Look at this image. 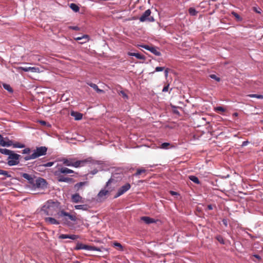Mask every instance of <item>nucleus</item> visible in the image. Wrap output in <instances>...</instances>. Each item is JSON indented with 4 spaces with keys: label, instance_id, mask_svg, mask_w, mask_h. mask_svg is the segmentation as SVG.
I'll use <instances>...</instances> for the list:
<instances>
[{
    "label": "nucleus",
    "instance_id": "24",
    "mask_svg": "<svg viewBox=\"0 0 263 263\" xmlns=\"http://www.w3.org/2000/svg\"><path fill=\"white\" fill-rule=\"evenodd\" d=\"M190 180L195 183L196 184H199L200 183L198 177L194 175H191L189 177Z\"/></svg>",
    "mask_w": 263,
    "mask_h": 263
},
{
    "label": "nucleus",
    "instance_id": "26",
    "mask_svg": "<svg viewBox=\"0 0 263 263\" xmlns=\"http://www.w3.org/2000/svg\"><path fill=\"white\" fill-rule=\"evenodd\" d=\"M86 183V182H80L76 183L74 186L75 190L76 191H79L80 189V188L82 186H84Z\"/></svg>",
    "mask_w": 263,
    "mask_h": 263
},
{
    "label": "nucleus",
    "instance_id": "60",
    "mask_svg": "<svg viewBox=\"0 0 263 263\" xmlns=\"http://www.w3.org/2000/svg\"><path fill=\"white\" fill-rule=\"evenodd\" d=\"M171 194L173 195H176L177 194V193L174 192V191H171Z\"/></svg>",
    "mask_w": 263,
    "mask_h": 263
},
{
    "label": "nucleus",
    "instance_id": "41",
    "mask_svg": "<svg viewBox=\"0 0 263 263\" xmlns=\"http://www.w3.org/2000/svg\"><path fill=\"white\" fill-rule=\"evenodd\" d=\"M253 10L256 13H258V14H260L262 12V10L259 8H257V7H254L253 8Z\"/></svg>",
    "mask_w": 263,
    "mask_h": 263
},
{
    "label": "nucleus",
    "instance_id": "37",
    "mask_svg": "<svg viewBox=\"0 0 263 263\" xmlns=\"http://www.w3.org/2000/svg\"><path fill=\"white\" fill-rule=\"evenodd\" d=\"M135 57L137 58L138 59L140 60H144L145 59V57L144 55H141V54L139 53H136V54L135 55Z\"/></svg>",
    "mask_w": 263,
    "mask_h": 263
},
{
    "label": "nucleus",
    "instance_id": "25",
    "mask_svg": "<svg viewBox=\"0 0 263 263\" xmlns=\"http://www.w3.org/2000/svg\"><path fill=\"white\" fill-rule=\"evenodd\" d=\"M231 14L233 16L235 17L236 20L237 22H241L242 21V18L236 12L232 11Z\"/></svg>",
    "mask_w": 263,
    "mask_h": 263
},
{
    "label": "nucleus",
    "instance_id": "40",
    "mask_svg": "<svg viewBox=\"0 0 263 263\" xmlns=\"http://www.w3.org/2000/svg\"><path fill=\"white\" fill-rule=\"evenodd\" d=\"M39 68L35 67H30V71L32 72H39Z\"/></svg>",
    "mask_w": 263,
    "mask_h": 263
},
{
    "label": "nucleus",
    "instance_id": "9",
    "mask_svg": "<svg viewBox=\"0 0 263 263\" xmlns=\"http://www.w3.org/2000/svg\"><path fill=\"white\" fill-rule=\"evenodd\" d=\"M76 250H85L88 251H99V249L95 247L86 245L82 243H78L76 247Z\"/></svg>",
    "mask_w": 263,
    "mask_h": 263
},
{
    "label": "nucleus",
    "instance_id": "12",
    "mask_svg": "<svg viewBox=\"0 0 263 263\" xmlns=\"http://www.w3.org/2000/svg\"><path fill=\"white\" fill-rule=\"evenodd\" d=\"M5 140L2 135L0 134V146H10L12 145V141L8 138Z\"/></svg>",
    "mask_w": 263,
    "mask_h": 263
},
{
    "label": "nucleus",
    "instance_id": "18",
    "mask_svg": "<svg viewBox=\"0 0 263 263\" xmlns=\"http://www.w3.org/2000/svg\"><path fill=\"white\" fill-rule=\"evenodd\" d=\"M74 40L76 41L83 40V41L80 42V44H83L85 43H86L87 42H88L89 41V37L88 35L84 34L81 36L75 37Z\"/></svg>",
    "mask_w": 263,
    "mask_h": 263
},
{
    "label": "nucleus",
    "instance_id": "49",
    "mask_svg": "<svg viewBox=\"0 0 263 263\" xmlns=\"http://www.w3.org/2000/svg\"><path fill=\"white\" fill-rule=\"evenodd\" d=\"M114 246L115 247H117L121 249H123L122 246L120 243H119V242H115L114 243Z\"/></svg>",
    "mask_w": 263,
    "mask_h": 263
},
{
    "label": "nucleus",
    "instance_id": "55",
    "mask_svg": "<svg viewBox=\"0 0 263 263\" xmlns=\"http://www.w3.org/2000/svg\"><path fill=\"white\" fill-rule=\"evenodd\" d=\"M208 210H213V205L212 204H209L208 205Z\"/></svg>",
    "mask_w": 263,
    "mask_h": 263
},
{
    "label": "nucleus",
    "instance_id": "21",
    "mask_svg": "<svg viewBox=\"0 0 263 263\" xmlns=\"http://www.w3.org/2000/svg\"><path fill=\"white\" fill-rule=\"evenodd\" d=\"M74 209L76 210H81L83 211H87L88 209V206L86 204H80L74 205Z\"/></svg>",
    "mask_w": 263,
    "mask_h": 263
},
{
    "label": "nucleus",
    "instance_id": "10",
    "mask_svg": "<svg viewBox=\"0 0 263 263\" xmlns=\"http://www.w3.org/2000/svg\"><path fill=\"white\" fill-rule=\"evenodd\" d=\"M46 181L44 179L40 177L37 178L36 181H35V185L33 190L44 189L46 186Z\"/></svg>",
    "mask_w": 263,
    "mask_h": 263
},
{
    "label": "nucleus",
    "instance_id": "56",
    "mask_svg": "<svg viewBox=\"0 0 263 263\" xmlns=\"http://www.w3.org/2000/svg\"><path fill=\"white\" fill-rule=\"evenodd\" d=\"M121 93L124 98H127V95L124 92L121 91Z\"/></svg>",
    "mask_w": 263,
    "mask_h": 263
},
{
    "label": "nucleus",
    "instance_id": "14",
    "mask_svg": "<svg viewBox=\"0 0 263 263\" xmlns=\"http://www.w3.org/2000/svg\"><path fill=\"white\" fill-rule=\"evenodd\" d=\"M57 176L58 181L59 182H64L67 183H71L73 182V179L71 178L65 177L63 175H55Z\"/></svg>",
    "mask_w": 263,
    "mask_h": 263
},
{
    "label": "nucleus",
    "instance_id": "45",
    "mask_svg": "<svg viewBox=\"0 0 263 263\" xmlns=\"http://www.w3.org/2000/svg\"><path fill=\"white\" fill-rule=\"evenodd\" d=\"M30 152V149L29 148H26L22 151V154H29Z\"/></svg>",
    "mask_w": 263,
    "mask_h": 263
},
{
    "label": "nucleus",
    "instance_id": "48",
    "mask_svg": "<svg viewBox=\"0 0 263 263\" xmlns=\"http://www.w3.org/2000/svg\"><path fill=\"white\" fill-rule=\"evenodd\" d=\"M36 178H37L34 177V179L30 183V184L31 185V187H32V189H34V188L35 181H36Z\"/></svg>",
    "mask_w": 263,
    "mask_h": 263
},
{
    "label": "nucleus",
    "instance_id": "17",
    "mask_svg": "<svg viewBox=\"0 0 263 263\" xmlns=\"http://www.w3.org/2000/svg\"><path fill=\"white\" fill-rule=\"evenodd\" d=\"M141 220L144 221L146 224H151L153 223H156L157 221V220H156L155 219L151 218L148 216H143L141 218Z\"/></svg>",
    "mask_w": 263,
    "mask_h": 263
},
{
    "label": "nucleus",
    "instance_id": "32",
    "mask_svg": "<svg viewBox=\"0 0 263 263\" xmlns=\"http://www.w3.org/2000/svg\"><path fill=\"white\" fill-rule=\"evenodd\" d=\"M3 87L6 90H8L9 92H12L13 90L12 88L10 87V86L7 84H3Z\"/></svg>",
    "mask_w": 263,
    "mask_h": 263
},
{
    "label": "nucleus",
    "instance_id": "53",
    "mask_svg": "<svg viewBox=\"0 0 263 263\" xmlns=\"http://www.w3.org/2000/svg\"><path fill=\"white\" fill-rule=\"evenodd\" d=\"M249 142L248 141H245L242 142V146H245L246 145H247V144H248Z\"/></svg>",
    "mask_w": 263,
    "mask_h": 263
},
{
    "label": "nucleus",
    "instance_id": "20",
    "mask_svg": "<svg viewBox=\"0 0 263 263\" xmlns=\"http://www.w3.org/2000/svg\"><path fill=\"white\" fill-rule=\"evenodd\" d=\"M87 84L92 87L93 89H95L98 93L104 92V90L99 88L98 86L96 84L92 83H87Z\"/></svg>",
    "mask_w": 263,
    "mask_h": 263
},
{
    "label": "nucleus",
    "instance_id": "29",
    "mask_svg": "<svg viewBox=\"0 0 263 263\" xmlns=\"http://www.w3.org/2000/svg\"><path fill=\"white\" fill-rule=\"evenodd\" d=\"M21 176L24 178L27 179L28 181L30 180V179L33 177L32 175H30L27 173H22L21 174Z\"/></svg>",
    "mask_w": 263,
    "mask_h": 263
},
{
    "label": "nucleus",
    "instance_id": "51",
    "mask_svg": "<svg viewBox=\"0 0 263 263\" xmlns=\"http://www.w3.org/2000/svg\"><path fill=\"white\" fill-rule=\"evenodd\" d=\"M223 224L226 226H228V220L227 219H223L222 220Z\"/></svg>",
    "mask_w": 263,
    "mask_h": 263
},
{
    "label": "nucleus",
    "instance_id": "16",
    "mask_svg": "<svg viewBox=\"0 0 263 263\" xmlns=\"http://www.w3.org/2000/svg\"><path fill=\"white\" fill-rule=\"evenodd\" d=\"M45 221L49 224L58 225L60 223V221L53 217H46Z\"/></svg>",
    "mask_w": 263,
    "mask_h": 263
},
{
    "label": "nucleus",
    "instance_id": "13",
    "mask_svg": "<svg viewBox=\"0 0 263 263\" xmlns=\"http://www.w3.org/2000/svg\"><path fill=\"white\" fill-rule=\"evenodd\" d=\"M71 201L73 203H84V199L78 194L76 193L71 196Z\"/></svg>",
    "mask_w": 263,
    "mask_h": 263
},
{
    "label": "nucleus",
    "instance_id": "50",
    "mask_svg": "<svg viewBox=\"0 0 263 263\" xmlns=\"http://www.w3.org/2000/svg\"><path fill=\"white\" fill-rule=\"evenodd\" d=\"M168 88H169V84H167V85L165 86L163 89H162V91L163 92H167L168 90Z\"/></svg>",
    "mask_w": 263,
    "mask_h": 263
},
{
    "label": "nucleus",
    "instance_id": "47",
    "mask_svg": "<svg viewBox=\"0 0 263 263\" xmlns=\"http://www.w3.org/2000/svg\"><path fill=\"white\" fill-rule=\"evenodd\" d=\"M69 28L76 31L80 30V28L78 26H69Z\"/></svg>",
    "mask_w": 263,
    "mask_h": 263
},
{
    "label": "nucleus",
    "instance_id": "4",
    "mask_svg": "<svg viewBox=\"0 0 263 263\" xmlns=\"http://www.w3.org/2000/svg\"><path fill=\"white\" fill-rule=\"evenodd\" d=\"M60 161L62 162L63 164L67 166H72L76 168L80 167L85 163L84 161H76L75 159L72 158H63L60 160Z\"/></svg>",
    "mask_w": 263,
    "mask_h": 263
},
{
    "label": "nucleus",
    "instance_id": "35",
    "mask_svg": "<svg viewBox=\"0 0 263 263\" xmlns=\"http://www.w3.org/2000/svg\"><path fill=\"white\" fill-rule=\"evenodd\" d=\"M210 77L214 80H215L217 82H219L220 81V78L218 77L216 75L212 74L210 75Z\"/></svg>",
    "mask_w": 263,
    "mask_h": 263
},
{
    "label": "nucleus",
    "instance_id": "36",
    "mask_svg": "<svg viewBox=\"0 0 263 263\" xmlns=\"http://www.w3.org/2000/svg\"><path fill=\"white\" fill-rule=\"evenodd\" d=\"M170 145V143L164 142L161 144L160 147L162 149H167Z\"/></svg>",
    "mask_w": 263,
    "mask_h": 263
},
{
    "label": "nucleus",
    "instance_id": "61",
    "mask_svg": "<svg viewBox=\"0 0 263 263\" xmlns=\"http://www.w3.org/2000/svg\"><path fill=\"white\" fill-rule=\"evenodd\" d=\"M41 123L43 124V125H45L46 124V122L44 121H41Z\"/></svg>",
    "mask_w": 263,
    "mask_h": 263
},
{
    "label": "nucleus",
    "instance_id": "46",
    "mask_svg": "<svg viewBox=\"0 0 263 263\" xmlns=\"http://www.w3.org/2000/svg\"><path fill=\"white\" fill-rule=\"evenodd\" d=\"M164 67H157L155 68V72L162 71L164 70Z\"/></svg>",
    "mask_w": 263,
    "mask_h": 263
},
{
    "label": "nucleus",
    "instance_id": "3",
    "mask_svg": "<svg viewBox=\"0 0 263 263\" xmlns=\"http://www.w3.org/2000/svg\"><path fill=\"white\" fill-rule=\"evenodd\" d=\"M57 216L59 218H62V220L65 224H68L70 220L72 221L77 220V217L75 215H71L63 210L57 213Z\"/></svg>",
    "mask_w": 263,
    "mask_h": 263
},
{
    "label": "nucleus",
    "instance_id": "58",
    "mask_svg": "<svg viewBox=\"0 0 263 263\" xmlns=\"http://www.w3.org/2000/svg\"><path fill=\"white\" fill-rule=\"evenodd\" d=\"M34 176H33V177L30 179V180H29L28 181V183L30 184L31 183V182L34 179Z\"/></svg>",
    "mask_w": 263,
    "mask_h": 263
},
{
    "label": "nucleus",
    "instance_id": "22",
    "mask_svg": "<svg viewBox=\"0 0 263 263\" xmlns=\"http://www.w3.org/2000/svg\"><path fill=\"white\" fill-rule=\"evenodd\" d=\"M149 51L157 56H160L161 54V52L157 50L155 47L151 46L150 50Z\"/></svg>",
    "mask_w": 263,
    "mask_h": 263
},
{
    "label": "nucleus",
    "instance_id": "8",
    "mask_svg": "<svg viewBox=\"0 0 263 263\" xmlns=\"http://www.w3.org/2000/svg\"><path fill=\"white\" fill-rule=\"evenodd\" d=\"M131 187V185L129 183H126L121 186L118 190L117 193L115 196V198H118L128 191Z\"/></svg>",
    "mask_w": 263,
    "mask_h": 263
},
{
    "label": "nucleus",
    "instance_id": "57",
    "mask_svg": "<svg viewBox=\"0 0 263 263\" xmlns=\"http://www.w3.org/2000/svg\"><path fill=\"white\" fill-rule=\"evenodd\" d=\"M136 54V53L134 52H129L128 55L132 57H135V55Z\"/></svg>",
    "mask_w": 263,
    "mask_h": 263
},
{
    "label": "nucleus",
    "instance_id": "34",
    "mask_svg": "<svg viewBox=\"0 0 263 263\" xmlns=\"http://www.w3.org/2000/svg\"><path fill=\"white\" fill-rule=\"evenodd\" d=\"M217 240L221 244H224V240L222 236L218 235L216 237Z\"/></svg>",
    "mask_w": 263,
    "mask_h": 263
},
{
    "label": "nucleus",
    "instance_id": "38",
    "mask_svg": "<svg viewBox=\"0 0 263 263\" xmlns=\"http://www.w3.org/2000/svg\"><path fill=\"white\" fill-rule=\"evenodd\" d=\"M19 69H21L25 72H28L30 71V67H20Z\"/></svg>",
    "mask_w": 263,
    "mask_h": 263
},
{
    "label": "nucleus",
    "instance_id": "1",
    "mask_svg": "<svg viewBox=\"0 0 263 263\" xmlns=\"http://www.w3.org/2000/svg\"><path fill=\"white\" fill-rule=\"evenodd\" d=\"M60 203L58 201L48 200L42 206L41 211L46 215H57V213L60 211Z\"/></svg>",
    "mask_w": 263,
    "mask_h": 263
},
{
    "label": "nucleus",
    "instance_id": "27",
    "mask_svg": "<svg viewBox=\"0 0 263 263\" xmlns=\"http://www.w3.org/2000/svg\"><path fill=\"white\" fill-rule=\"evenodd\" d=\"M70 8L75 12H78L80 10L79 6L74 3L70 4Z\"/></svg>",
    "mask_w": 263,
    "mask_h": 263
},
{
    "label": "nucleus",
    "instance_id": "7",
    "mask_svg": "<svg viewBox=\"0 0 263 263\" xmlns=\"http://www.w3.org/2000/svg\"><path fill=\"white\" fill-rule=\"evenodd\" d=\"M151 11L150 9L146 10L140 17L139 20L141 22H154L155 19L153 16H151Z\"/></svg>",
    "mask_w": 263,
    "mask_h": 263
},
{
    "label": "nucleus",
    "instance_id": "44",
    "mask_svg": "<svg viewBox=\"0 0 263 263\" xmlns=\"http://www.w3.org/2000/svg\"><path fill=\"white\" fill-rule=\"evenodd\" d=\"M215 110L224 112V111H225V109L221 106H218L215 108Z\"/></svg>",
    "mask_w": 263,
    "mask_h": 263
},
{
    "label": "nucleus",
    "instance_id": "28",
    "mask_svg": "<svg viewBox=\"0 0 263 263\" xmlns=\"http://www.w3.org/2000/svg\"><path fill=\"white\" fill-rule=\"evenodd\" d=\"M189 13L191 16H196L198 13V11L194 8L191 7L189 9Z\"/></svg>",
    "mask_w": 263,
    "mask_h": 263
},
{
    "label": "nucleus",
    "instance_id": "31",
    "mask_svg": "<svg viewBox=\"0 0 263 263\" xmlns=\"http://www.w3.org/2000/svg\"><path fill=\"white\" fill-rule=\"evenodd\" d=\"M0 175H4L7 178L11 177V175L9 174L7 171L0 169Z\"/></svg>",
    "mask_w": 263,
    "mask_h": 263
},
{
    "label": "nucleus",
    "instance_id": "23",
    "mask_svg": "<svg viewBox=\"0 0 263 263\" xmlns=\"http://www.w3.org/2000/svg\"><path fill=\"white\" fill-rule=\"evenodd\" d=\"M12 152V151L6 149V148H0V153L2 154L7 155L8 157Z\"/></svg>",
    "mask_w": 263,
    "mask_h": 263
},
{
    "label": "nucleus",
    "instance_id": "2",
    "mask_svg": "<svg viewBox=\"0 0 263 263\" xmlns=\"http://www.w3.org/2000/svg\"><path fill=\"white\" fill-rule=\"evenodd\" d=\"M47 151V148L46 146L37 147L33 150L31 155L26 156L24 157L25 161H28L32 159H35L39 157L45 155Z\"/></svg>",
    "mask_w": 263,
    "mask_h": 263
},
{
    "label": "nucleus",
    "instance_id": "15",
    "mask_svg": "<svg viewBox=\"0 0 263 263\" xmlns=\"http://www.w3.org/2000/svg\"><path fill=\"white\" fill-rule=\"evenodd\" d=\"M59 238L60 239H67V238H69V239H72V240H76V239L79 238V236L78 235H74V234L69 235V234H61L59 236Z\"/></svg>",
    "mask_w": 263,
    "mask_h": 263
},
{
    "label": "nucleus",
    "instance_id": "39",
    "mask_svg": "<svg viewBox=\"0 0 263 263\" xmlns=\"http://www.w3.org/2000/svg\"><path fill=\"white\" fill-rule=\"evenodd\" d=\"M13 147L16 148H23L25 147V145L19 143L13 144Z\"/></svg>",
    "mask_w": 263,
    "mask_h": 263
},
{
    "label": "nucleus",
    "instance_id": "59",
    "mask_svg": "<svg viewBox=\"0 0 263 263\" xmlns=\"http://www.w3.org/2000/svg\"><path fill=\"white\" fill-rule=\"evenodd\" d=\"M98 172V171L97 170H94L93 171H92V174L93 175H95Z\"/></svg>",
    "mask_w": 263,
    "mask_h": 263
},
{
    "label": "nucleus",
    "instance_id": "33",
    "mask_svg": "<svg viewBox=\"0 0 263 263\" xmlns=\"http://www.w3.org/2000/svg\"><path fill=\"white\" fill-rule=\"evenodd\" d=\"M146 170L144 168L138 169L137 172L135 173V176H139L143 173L145 172Z\"/></svg>",
    "mask_w": 263,
    "mask_h": 263
},
{
    "label": "nucleus",
    "instance_id": "11",
    "mask_svg": "<svg viewBox=\"0 0 263 263\" xmlns=\"http://www.w3.org/2000/svg\"><path fill=\"white\" fill-rule=\"evenodd\" d=\"M74 172L72 170L69 169L65 167H61L54 172L55 175H60L63 174H68L73 173Z\"/></svg>",
    "mask_w": 263,
    "mask_h": 263
},
{
    "label": "nucleus",
    "instance_id": "43",
    "mask_svg": "<svg viewBox=\"0 0 263 263\" xmlns=\"http://www.w3.org/2000/svg\"><path fill=\"white\" fill-rule=\"evenodd\" d=\"M139 46L143 48L148 51L150 50V48L151 47V46L146 45H139Z\"/></svg>",
    "mask_w": 263,
    "mask_h": 263
},
{
    "label": "nucleus",
    "instance_id": "6",
    "mask_svg": "<svg viewBox=\"0 0 263 263\" xmlns=\"http://www.w3.org/2000/svg\"><path fill=\"white\" fill-rule=\"evenodd\" d=\"M113 179L110 178L109 179L108 181L106 183L105 188L107 187V189H102L98 193V196L99 198H103L104 197H105L106 196L108 195L109 193H110L112 191V189L109 187V184L112 182Z\"/></svg>",
    "mask_w": 263,
    "mask_h": 263
},
{
    "label": "nucleus",
    "instance_id": "5",
    "mask_svg": "<svg viewBox=\"0 0 263 263\" xmlns=\"http://www.w3.org/2000/svg\"><path fill=\"white\" fill-rule=\"evenodd\" d=\"M21 155L14 153L13 151L11 154L8 157L7 164L9 166H14L20 163V158Z\"/></svg>",
    "mask_w": 263,
    "mask_h": 263
},
{
    "label": "nucleus",
    "instance_id": "19",
    "mask_svg": "<svg viewBox=\"0 0 263 263\" xmlns=\"http://www.w3.org/2000/svg\"><path fill=\"white\" fill-rule=\"evenodd\" d=\"M71 116L73 117L76 120H81L83 117V115L81 113L74 111L71 112Z\"/></svg>",
    "mask_w": 263,
    "mask_h": 263
},
{
    "label": "nucleus",
    "instance_id": "30",
    "mask_svg": "<svg viewBox=\"0 0 263 263\" xmlns=\"http://www.w3.org/2000/svg\"><path fill=\"white\" fill-rule=\"evenodd\" d=\"M248 96L250 98H256L259 99H263V96L261 95H257V94H250Z\"/></svg>",
    "mask_w": 263,
    "mask_h": 263
},
{
    "label": "nucleus",
    "instance_id": "42",
    "mask_svg": "<svg viewBox=\"0 0 263 263\" xmlns=\"http://www.w3.org/2000/svg\"><path fill=\"white\" fill-rule=\"evenodd\" d=\"M54 164L53 162H49L43 164V166L44 167H50L52 166Z\"/></svg>",
    "mask_w": 263,
    "mask_h": 263
},
{
    "label": "nucleus",
    "instance_id": "52",
    "mask_svg": "<svg viewBox=\"0 0 263 263\" xmlns=\"http://www.w3.org/2000/svg\"><path fill=\"white\" fill-rule=\"evenodd\" d=\"M253 256H254V257H255L256 258H257L259 260L261 259V257L259 255H258L254 254V255H253Z\"/></svg>",
    "mask_w": 263,
    "mask_h": 263
},
{
    "label": "nucleus",
    "instance_id": "54",
    "mask_svg": "<svg viewBox=\"0 0 263 263\" xmlns=\"http://www.w3.org/2000/svg\"><path fill=\"white\" fill-rule=\"evenodd\" d=\"M164 73H165V76L166 77H167V75H168V69L167 68L165 70H164Z\"/></svg>",
    "mask_w": 263,
    "mask_h": 263
}]
</instances>
